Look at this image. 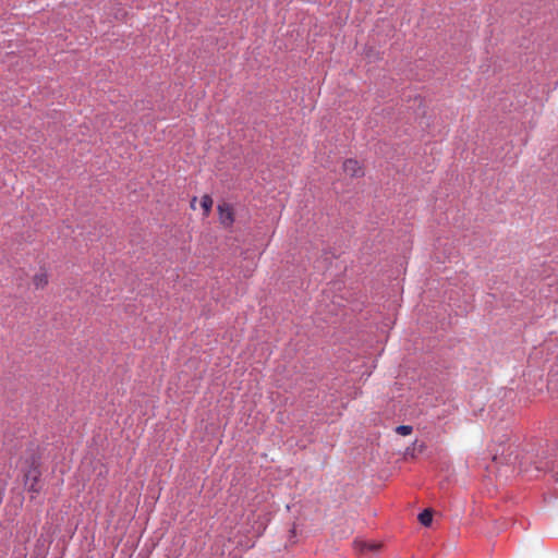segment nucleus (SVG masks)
Segmentation results:
<instances>
[{
  "mask_svg": "<svg viewBox=\"0 0 558 558\" xmlns=\"http://www.w3.org/2000/svg\"><path fill=\"white\" fill-rule=\"evenodd\" d=\"M40 477L39 461L32 457L31 461H27V468L24 470V486L32 494L31 498H35L41 492L43 483Z\"/></svg>",
  "mask_w": 558,
  "mask_h": 558,
  "instance_id": "f257e3e1",
  "label": "nucleus"
},
{
  "mask_svg": "<svg viewBox=\"0 0 558 558\" xmlns=\"http://www.w3.org/2000/svg\"><path fill=\"white\" fill-rule=\"evenodd\" d=\"M219 222L225 228H231L234 223V210L231 204L222 202L218 205Z\"/></svg>",
  "mask_w": 558,
  "mask_h": 558,
  "instance_id": "f03ea898",
  "label": "nucleus"
},
{
  "mask_svg": "<svg viewBox=\"0 0 558 558\" xmlns=\"http://www.w3.org/2000/svg\"><path fill=\"white\" fill-rule=\"evenodd\" d=\"M343 172L350 178H361L364 175V169L356 159H347L342 165Z\"/></svg>",
  "mask_w": 558,
  "mask_h": 558,
  "instance_id": "7ed1b4c3",
  "label": "nucleus"
},
{
  "mask_svg": "<svg viewBox=\"0 0 558 558\" xmlns=\"http://www.w3.org/2000/svg\"><path fill=\"white\" fill-rule=\"evenodd\" d=\"M32 282L37 290H41L47 287L49 282V276L46 270L41 269L33 276Z\"/></svg>",
  "mask_w": 558,
  "mask_h": 558,
  "instance_id": "20e7f679",
  "label": "nucleus"
},
{
  "mask_svg": "<svg viewBox=\"0 0 558 558\" xmlns=\"http://www.w3.org/2000/svg\"><path fill=\"white\" fill-rule=\"evenodd\" d=\"M380 546L381 545L377 544V543H367V542H363V541L355 542V547L361 553L376 551L380 548Z\"/></svg>",
  "mask_w": 558,
  "mask_h": 558,
  "instance_id": "39448f33",
  "label": "nucleus"
},
{
  "mask_svg": "<svg viewBox=\"0 0 558 558\" xmlns=\"http://www.w3.org/2000/svg\"><path fill=\"white\" fill-rule=\"evenodd\" d=\"M418 521L424 526H429L433 521V512L429 509H425L418 514Z\"/></svg>",
  "mask_w": 558,
  "mask_h": 558,
  "instance_id": "423d86ee",
  "label": "nucleus"
},
{
  "mask_svg": "<svg viewBox=\"0 0 558 558\" xmlns=\"http://www.w3.org/2000/svg\"><path fill=\"white\" fill-rule=\"evenodd\" d=\"M213 198L205 194L203 197H202V201H201V206L202 208L204 209V215L207 217L211 210V207H213Z\"/></svg>",
  "mask_w": 558,
  "mask_h": 558,
  "instance_id": "0eeeda50",
  "label": "nucleus"
},
{
  "mask_svg": "<svg viewBox=\"0 0 558 558\" xmlns=\"http://www.w3.org/2000/svg\"><path fill=\"white\" fill-rule=\"evenodd\" d=\"M413 428L410 425H400L396 428L397 434L408 436L412 433Z\"/></svg>",
  "mask_w": 558,
  "mask_h": 558,
  "instance_id": "6e6552de",
  "label": "nucleus"
},
{
  "mask_svg": "<svg viewBox=\"0 0 558 558\" xmlns=\"http://www.w3.org/2000/svg\"><path fill=\"white\" fill-rule=\"evenodd\" d=\"M5 482L0 480V505L2 504L4 492H5Z\"/></svg>",
  "mask_w": 558,
  "mask_h": 558,
  "instance_id": "1a4fd4ad",
  "label": "nucleus"
},
{
  "mask_svg": "<svg viewBox=\"0 0 558 558\" xmlns=\"http://www.w3.org/2000/svg\"><path fill=\"white\" fill-rule=\"evenodd\" d=\"M195 206H196V197H194L192 201H191V207L193 209H195Z\"/></svg>",
  "mask_w": 558,
  "mask_h": 558,
  "instance_id": "9d476101",
  "label": "nucleus"
},
{
  "mask_svg": "<svg viewBox=\"0 0 558 558\" xmlns=\"http://www.w3.org/2000/svg\"><path fill=\"white\" fill-rule=\"evenodd\" d=\"M498 451H496V453L494 454V460H497L498 459Z\"/></svg>",
  "mask_w": 558,
  "mask_h": 558,
  "instance_id": "9b49d317",
  "label": "nucleus"
}]
</instances>
